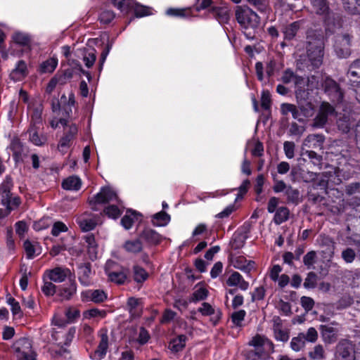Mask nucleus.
<instances>
[{
    "label": "nucleus",
    "mask_w": 360,
    "mask_h": 360,
    "mask_svg": "<svg viewBox=\"0 0 360 360\" xmlns=\"http://www.w3.org/2000/svg\"><path fill=\"white\" fill-rule=\"evenodd\" d=\"M212 12L220 24L228 23L230 18L229 10L226 7H214Z\"/></svg>",
    "instance_id": "nucleus-21"
},
{
    "label": "nucleus",
    "mask_w": 360,
    "mask_h": 360,
    "mask_svg": "<svg viewBox=\"0 0 360 360\" xmlns=\"http://www.w3.org/2000/svg\"><path fill=\"white\" fill-rule=\"evenodd\" d=\"M8 149L12 152V155L16 163L22 162V144L18 136H13L11 141Z\"/></svg>",
    "instance_id": "nucleus-16"
},
{
    "label": "nucleus",
    "mask_w": 360,
    "mask_h": 360,
    "mask_svg": "<svg viewBox=\"0 0 360 360\" xmlns=\"http://www.w3.org/2000/svg\"><path fill=\"white\" fill-rule=\"evenodd\" d=\"M300 27V22H294L287 25L283 30L285 39H292Z\"/></svg>",
    "instance_id": "nucleus-31"
},
{
    "label": "nucleus",
    "mask_w": 360,
    "mask_h": 360,
    "mask_svg": "<svg viewBox=\"0 0 360 360\" xmlns=\"http://www.w3.org/2000/svg\"><path fill=\"white\" fill-rule=\"evenodd\" d=\"M58 65V59L51 58L43 62L40 65V72L41 73H51Z\"/></svg>",
    "instance_id": "nucleus-33"
},
{
    "label": "nucleus",
    "mask_w": 360,
    "mask_h": 360,
    "mask_svg": "<svg viewBox=\"0 0 360 360\" xmlns=\"http://www.w3.org/2000/svg\"><path fill=\"white\" fill-rule=\"evenodd\" d=\"M208 296V290L203 288L199 287L195 290L191 297V302H196L205 300Z\"/></svg>",
    "instance_id": "nucleus-43"
},
{
    "label": "nucleus",
    "mask_w": 360,
    "mask_h": 360,
    "mask_svg": "<svg viewBox=\"0 0 360 360\" xmlns=\"http://www.w3.org/2000/svg\"><path fill=\"white\" fill-rule=\"evenodd\" d=\"M186 340V337L185 335H179L176 338L173 339L169 342V347L172 351L174 352H178L185 347Z\"/></svg>",
    "instance_id": "nucleus-36"
},
{
    "label": "nucleus",
    "mask_w": 360,
    "mask_h": 360,
    "mask_svg": "<svg viewBox=\"0 0 360 360\" xmlns=\"http://www.w3.org/2000/svg\"><path fill=\"white\" fill-rule=\"evenodd\" d=\"M112 201H118L117 193L111 188L104 187L101 189L99 193L89 199V204L93 210H97L96 205Z\"/></svg>",
    "instance_id": "nucleus-4"
},
{
    "label": "nucleus",
    "mask_w": 360,
    "mask_h": 360,
    "mask_svg": "<svg viewBox=\"0 0 360 360\" xmlns=\"http://www.w3.org/2000/svg\"><path fill=\"white\" fill-rule=\"evenodd\" d=\"M301 336L303 337L304 340H307L310 342H314L316 341L318 338V333L314 328H309L306 333H300Z\"/></svg>",
    "instance_id": "nucleus-51"
},
{
    "label": "nucleus",
    "mask_w": 360,
    "mask_h": 360,
    "mask_svg": "<svg viewBox=\"0 0 360 360\" xmlns=\"http://www.w3.org/2000/svg\"><path fill=\"white\" fill-rule=\"evenodd\" d=\"M347 77L353 87L360 88V60H356L350 65Z\"/></svg>",
    "instance_id": "nucleus-14"
},
{
    "label": "nucleus",
    "mask_w": 360,
    "mask_h": 360,
    "mask_svg": "<svg viewBox=\"0 0 360 360\" xmlns=\"http://www.w3.org/2000/svg\"><path fill=\"white\" fill-rule=\"evenodd\" d=\"M226 283L229 286H237L242 290H246L249 287L248 282L245 281L243 276L236 271L229 276Z\"/></svg>",
    "instance_id": "nucleus-17"
},
{
    "label": "nucleus",
    "mask_w": 360,
    "mask_h": 360,
    "mask_svg": "<svg viewBox=\"0 0 360 360\" xmlns=\"http://www.w3.org/2000/svg\"><path fill=\"white\" fill-rule=\"evenodd\" d=\"M274 333L275 338L278 341L286 342L289 339L288 331L278 323H274Z\"/></svg>",
    "instance_id": "nucleus-34"
},
{
    "label": "nucleus",
    "mask_w": 360,
    "mask_h": 360,
    "mask_svg": "<svg viewBox=\"0 0 360 360\" xmlns=\"http://www.w3.org/2000/svg\"><path fill=\"white\" fill-rule=\"evenodd\" d=\"M131 9H134L136 16L139 18L144 17L152 13L150 8L135 4L134 2V6L131 8Z\"/></svg>",
    "instance_id": "nucleus-46"
},
{
    "label": "nucleus",
    "mask_w": 360,
    "mask_h": 360,
    "mask_svg": "<svg viewBox=\"0 0 360 360\" xmlns=\"http://www.w3.org/2000/svg\"><path fill=\"white\" fill-rule=\"evenodd\" d=\"M115 18V13L112 11L105 10L101 12L99 20L101 23L108 24Z\"/></svg>",
    "instance_id": "nucleus-55"
},
{
    "label": "nucleus",
    "mask_w": 360,
    "mask_h": 360,
    "mask_svg": "<svg viewBox=\"0 0 360 360\" xmlns=\"http://www.w3.org/2000/svg\"><path fill=\"white\" fill-rule=\"evenodd\" d=\"M24 250L25 251L27 258L33 259L41 253V248L37 242L25 241L24 242Z\"/></svg>",
    "instance_id": "nucleus-23"
},
{
    "label": "nucleus",
    "mask_w": 360,
    "mask_h": 360,
    "mask_svg": "<svg viewBox=\"0 0 360 360\" xmlns=\"http://www.w3.org/2000/svg\"><path fill=\"white\" fill-rule=\"evenodd\" d=\"M322 86L325 92L334 102H340L342 99V93L338 84L330 78H326Z\"/></svg>",
    "instance_id": "nucleus-8"
},
{
    "label": "nucleus",
    "mask_w": 360,
    "mask_h": 360,
    "mask_svg": "<svg viewBox=\"0 0 360 360\" xmlns=\"http://www.w3.org/2000/svg\"><path fill=\"white\" fill-rule=\"evenodd\" d=\"M282 81L285 84L290 82L295 84V94L298 100L306 99L309 94V91L317 89L319 86L316 77L311 76L306 80L303 77H297L294 75V73L289 70L284 72L282 76Z\"/></svg>",
    "instance_id": "nucleus-1"
},
{
    "label": "nucleus",
    "mask_w": 360,
    "mask_h": 360,
    "mask_svg": "<svg viewBox=\"0 0 360 360\" xmlns=\"http://www.w3.org/2000/svg\"><path fill=\"white\" fill-rule=\"evenodd\" d=\"M84 318L86 319H103L106 316V311L105 310H101L96 308L86 310L83 314Z\"/></svg>",
    "instance_id": "nucleus-41"
},
{
    "label": "nucleus",
    "mask_w": 360,
    "mask_h": 360,
    "mask_svg": "<svg viewBox=\"0 0 360 360\" xmlns=\"http://www.w3.org/2000/svg\"><path fill=\"white\" fill-rule=\"evenodd\" d=\"M82 295L85 296L87 300L96 303L102 302L107 299L105 292L101 290H87Z\"/></svg>",
    "instance_id": "nucleus-26"
},
{
    "label": "nucleus",
    "mask_w": 360,
    "mask_h": 360,
    "mask_svg": "<svg viewBox=\"0 0 360 360\" xmlns=\"http://www.w3.org/2000/svg\"><path fill=\"white\" fill-rule=\"evenodd\" d=\"M283 150L286 157L291 159L295 155V144L290 141H285L283 144Z\"/></svg>",
    "instance_id": "nucleus-58"
},
{
    "label": "nucleus",
    "mask_w": 360,
    "mask_h": 360,
    "mask_svg": "<svg viewBox=\"0 0 360 360\" xmlns=\"http://www.w3.org/2000/svg\"><path fill=\"white\" fill-rule=\"evenodd\" d=\"M140 236L142 239L152 245H157L162 240L161 236L155 231L150 229H145Z\"/></svg>",
    "instance_id": "nucleus-22"
},
{
    "label": "nucleus",
    "mask_w": 360,
    "mask_h": 360,
    "mask_svg": "<svg viewBox=\"0 0 360 360\" xmlns=\"http://www.w3.org/2000/svg\"><path fill=\"white\" fill-rule=\"evenodd\" d=\"M250 345L255 347L256 354L259 359H265L274 352L273 343L264 336H255Z\"/></svg>",
    "instance_id": "nucleus-3"
},
{
    "label": "nucleus",
    "mask_w": 360,
    "mask_h": 360,
    "mask_svg": "<svg viewBox=\"0 0 360 360\" xmlns=\"http://www.w3.org/2000/svg\"><path fill=\"white\" fill-rule=\"evenodd\" d=\"M77 291V286L75 281H70L68 286L64 287L60 291V296L63 299L69 300L70 299Z\"/></svg>",
    "instance_id": "nucleus-39"
},
{
    "label": "nucleus",
    "mask_w": 360,
    "mask_h": 360,
    "mask_svg": "<svg viewBox=\"0 0 360 360\" xmlns=\"http://www.w3.org/2000/svg\"><path fill=\"white\" fill-rule=\"evenodd\" d=\"M356 257L354 250L350 248H347L342 252V258L346 263H352Z\"/></svg>",
    "instance_id": "nucleus-54"
},
{
    "label": "nucleus",
    "mask_w": 360,
    "mask_h": 360,
    "mask_svg": "<svg viewBox=\"0 0 360 360\" xmlns=\"http://www.w3.org/2000/svg\"><path fill=\"white\" fill-rule=\"evenodd\" d=\"M316 257V255L314 251L307 253L303 258L304 264L308 266H312L315 262Z\"/></svg>",
    "instance_id": "nucleus-64"
},
{
    "label": "nucleus",
    "mask_w": 360,
    "mask_h": 360,
    "mask_svg": "<svg viewBox=\"0 0 360 360\" xmlns=\"http://www.w3.org/2000/svg\"><path fill=\"white\" fill-rule=\"evenodd\" d=\"M134 280L138 283L146 281L148 278L147 272L140 266H135L134 269Z\"/></svg>",
    "instance_id": "nucleus-49"
},
{
    "label": "nucleus",
    "mask_w": 360,
    "mask_h": 360,
    "mask_svg": "<svg viewBox=\"0 0 360 360\" xmlns=\"http://www.w3.org/2000/svg\"><path fill=\"white\" fill-rule=\"evenodd\" d=\"M245 311L244 310H239L234 312L232 316V321L236 326H240L242 321L244 320L245 316Z\"/></svg>",
    "instance_id": "nucleus-60"
},
{
    "label": "nucleus",
    "mask_w": 360,
    "mask_h": 360,
    "mask_svg": "<svg viewBox=\"0 0 360 360\" xmlns=\"http://www.w3.org/2000/svg\"><path fill=\"white\" fill-rule=\"evenodd\" d=\"M24 360H37V354L32 349V340L24 338Z\"/></svg>",
    "instance_id": "nucleus-37"
},
{
    "label": "nucleus",
    "mask_w": 360,
    "mask_h": 360,
    "mask_svg": "<svg viewBox=\"0 0 360 360\" xmlns=\"http://www.w3.org/2000/svg\"><path fill=\"white\" fill-rule=\"evenodd\" d=\"M67 231L68 227L65 224L60 221H57L54 223L53 226L51 233L55 236H58L60 233L65 232Z\"/></svg>",
    "instance_id": "nucleus-59"
},
{
    "label": "nucleus",
    "mask_w": 360,
    "mask_h": 360,
    "mask_svg": "<svg viewBox=\"0 0 360 360\" xmlns=\"http://www.w3.org/2000/svg\"><path fill=\"white\" fill-rule=\"evenodd\" d=\"M323 56V47L322 42L319 39L312 44L309 42L307 47V57L314 68H319L322 63Z\"/></svg>",
    "instance_id": "nucleus-5"
},
{
    "label": "nucleus",
    "mask_w": 360,
    "mask_h": 360,
    "mask_svg": "<svg viewBox=\"0 0 360 360\" xmlns=\"http://www.w3.org/2000/svg\"><path fill=\"white\" fill-rule=\"evenodd\" d=\"M96 52L94 49H89L86 50H83L82 51V55L83 56V60L85 63L86 67L89 68L93 66L96 58Z\"/></svg>",
    "instance_id": "nucleus-35"
},
{
    "label": "nucleus",
    "mask_w": 360,
    "mask_h": 360,
    "mask_svg": "<svg viewBox=\"0 0 360 360\" xmlns=\"http://www.w3.org/2000/svg\"><path fill=\"white\" fill-rule=\"evenodd\" d=\"M99 337L100 342L98 349L91 356V358L96 360H101L103 359L105 356L108 347V337L107 330L101 329L99 331Z\"/></svg>",
    "instance_id": "nucleus-11"
},
{
    "label": "nucleus",
    "mask_w": 360,
    "mask_h": 360,
    "mask_svg": "<svg viewBox=\"0 0 360 360\" xmlns=\"http://www.w3.org/2000/svg\"><path fill=\"white\" fill-rule=\"evenodd\" d=\"M32 109L30 106H28V112L31 113L32 117V127L36 128L39 127L37 125L41 124V109L40 106L37 108L33 112H31Z\"/></svg>",
    "instance_id": "nucleus-44"
},
{
    "label": "nucleus",
    "mask_w": 360,
    "mask_h": 360,
    "mask_svg": "<svg viewBox=\"0 0 360 360\" xmlns=\"http://www.w3.org/2000/svg\"><path fill=\"white\" fill-rule=\"evenodd\" d=\"M254 264L252 261L247 260L243 257H238L233 260V266L245 272L254 269Z\"/></svg>",
    "instance_id": "nucleus-27"
},
{
    "label": "nucleus",
    "mask_w": 360,
    "mask_h": 360,
    "mask_svg": "<svg viewBox=\"0 0 360 360\" xmlns=\"http://www.w3.org/2000/svg\"><path fill=\"white\" fill-rule=\"evenodd\" d=\"M313 9L319 15H326L328 13V7L326 0H311Z\"/></svg>",
    "instance_id": "nucleus-38"
},
{
    "label": "nucleus",
    "mask_w": 360,
    "mask_h": 360,
    "mask_svg": "<svg viewBox=\"0 0 360 360\" xmlns=\"http://www.w3.org/2000/svg\"><path fill=\"white\" fill-rule=\"evenodd\" d=\"M351 37L348 34L338 35L335 38V51L340 58H347L350 55Z\"/></svg>",
    "instance_id": "nucleus-7"
},
{
    "label": "nucleus",
    "mask_w": 360,
    "mask_h": 360,
    "mask_svg": "<svg viewBox=\"0 0 360 360\" xmlns=\"http://www.w3.org/2000/svg\"><path fill=\"white\" fill-rule=\"evenodd\" d=\"M79 281L82 284L88 285L89 284V276L91 274V269L88 266H83L79 268Z\"/></svg>",
    "instance_id": "nucleus-45"
},
{
    "label": "nucleus",
    "mask_w": 360,
    "mask_h": 360,
    "mask_svg": "<svg viewBox=\"0 0 360 360\" xmlns=\"http://www.w3.org/2000/svg\"><path fill=\"white\" fill-rule=\"evenodd\" d=\"M11 186L12 181L8 176L0 185V205L4 207H11Z\"/></svg>",
    "instance_id": "nucleus-10"
},
{
    "label": "nucleus",
    "mask_w": 360,
    "mask_h": 360,
    "mask_svg": "<svg viewBox=\"0 0 360 360\" xmlns=\"http://www.w3.org/2000/svg\"><path fill=\"white\" fill-rule=\"evenodd\" d=\"M289 210L285 207H279L274 216V222L276 224H281L288 218Z\"/></svg>",
    "instance_id": "nucleus-42"
},
{
    "label": "nucleus",
    "mask_w": 360,
    "mask_h": 360,
    "mask_svg": "<svg viewBox=\"0 0 360 360\" xmlns=\"http://www.w3.org/2000/svg\"><path fill=\"white\" fill-rule=\"evenodd\" d=\"M24 54L32 55L37 53L39 48L37 43H35L30 36L24 34Z\"/></svg>",
    "instance_id": "nucleus-29"
},
{
    "label": "nucleus",
    "mask_w": 360,
    "mask_h": 360,
    "mask_svg": "<svg viewBox=\"0 0 360 360\" xmlns=\"http://www.w3.org/2000/svg\"><path fill=\"white\" fill-rule=\"evenodd\" d=\"M338 126L340 130L342 131L344 133H347L350 130L353 124H352L348 117H345L338 121Z\"/></svg>",
    "instance_id": "nucleus-53"
},
{
    "label": "nucleus",
    "mask_w": 360,
    "mask_h": 360,
    "mask_svg": "<svg viewBox=\"0 0 360 360\" xmlns=\"http://www.w3.org/2000/svg\"><path fill=\"white\" fill-rule=\"evenodd\" d=\"M84 238L87 244V249L90 258L91 259H96L98 255V246L94 235L87 234Z\"/></svg>",
    "instance_id": "nucleus-28"
},
{
    "label": "nucleus",
    "mask_w": 360,
    "mask_h": 360,
    "mask_svg": "<svg viewBox=\"0 0 360 360\" xmlns=\"http://www.w3.org/2000/svg\"><path fill=\"white\" fill-rule=\"evenodd\" d=\"M39 127H31L29 131L30 141L37 146H41L44 145L47 141V136L45 134L39 133L38 129Z\"/></svg>",
    "instance_id": "nucleus-19"
},
{
    "label": "nucleus",
    "mask_w": 360,
    "mask_h": 360,
    "mask_svg": "<svg viewBox=\"0 0 360 360\" xmlns=\"http://www.w3.org/2000/svg\"><path fill=\"white\" fill-rule=\"evenodd\" d=\"M82 186L81 179L77 176H70L64 179L62 183V186L65 190L69 191H78Z\"/></svg>",
    "instance_id": "nucleus-24"
},
{
    "label": "nucleus",
    "mask_w": 360,
    "mask_h": 360,
    "mask_svg": "<svg viewBox=\"0 0 360 360\" xmlns=\"http://www.w3.org/2000/svg\"><path fill=\"white\" fill-rule=\"evenodd\" d=\"M305 345L303 337L300 334L297 337L293 338L290 342V347L295 352L300 351Z\"/></svg>",
    "instance_id": "nucleus-47"
},
{
    "label": "nucleus",
    "mask_w": 360,
    "mask_h": 360,
    "mask_svg": "<svg viewBox=\"0 0 360 360\" xmlns=\"http://www.w3.org/2000/svg\"><path fill=\"white\" fill-rule=\"evenodd\" d=\"M77 222L84 231H89L94 229L96 221L87 214H83L77 217Z\"/></svg>",
    "instance_id": "nucleus-20"
},
{
    "label": "nucleus",
    "mask_w": 360,
    "mask_h": 360,
    "mask_svg": "<svg viewBox=\"0 0 360 360\" xmlns=\"http://www.w3.org/2000/svg\"><path fill=\"white\" fill-rule=\"evenodd\" d=\"M335 114L334 108L328 103H321L319 112L314 120L313 126L316 128H322L327 123L328 117Z\"/></svg>",
    "instance_id": "nucleus-6"
},
{
    "label": "nucleus",
    "mask_w": 360,
    "mask_h": 360,
    "mask_svg": "<svg viewBox=\"0 0 360 360\" xmlns=\"http://www.w3.org/2000/svg\"><path fill=\"white\" fill-rule=\"evenodd\" d=\"M170 221V216L165 212L155 214L152 219L153 224L156 226H166Z\"/></svg>",
    "instance_id": "nucleus-32"
},
{
    "label": "nucleus",
    "mask_w": 360,
    "mask_h": 360,
    "mask_svg": "<svg viewBox=\"0 0 360 360\" xmlns=\"http://www.w3.org/2000/svg\"><path fill=\"white\" fill-rule=\"evenodd\" d=\"M124 249L130 253H139L142 250V243L139 239L127 240L124 245Z\"/></svg>",
    "instance_id": "nucleus-30"
},
{
    "label": "nucleus",
    "mask_w": 360,
    "mask_h": 360,
    "mask_svg": "<svg viewBox=\"0 0 360 360\" xmlns=\"http://www.w3.org/2000/svg\"><path fill=\"white\" fill-rule=\"evenodd\" d=\"M41 290L46 295H53L56 292V285L51 281H45Z\"/></svg>",
    "instance_id": "nucleus-61"
},
{
    "label": "nucleus",
    "mask_w": 360,
    "mask_h": 360,
    "mask_svg": "<svg viewBox=\"0 0 360 360\" xmlns=\"http://www.w3.org/2000/svg\"><path fill=\"white\" fill-rule=\"evenodd\" d=\"M285 194L287 195L288 200L292 202H297L300 197L299 191L292 187H288L286 188Z\"/></svg>",
    "instance_id": "nucleus-62"
},
{
    "label": "nucleus",
    "mask_w": 360,
    "mask_h": 360,
    "mask_svg": "<svg viewBox=\"0 0 360 360\" xmlns=\"http://www.w3.org/2000/svg\"><path fill=\"white\" fill-rule=\"evenodd\" d=\"M117 265L112 261H108L105 265V271L108 278L118 284L123 283L127 278L123 271H117Z\"/></svg>",
    "instance_id": "nucleus-9"
},
{
    "label": "nucleus",
    "mask_w": 360,
    "mask_h": 360,
    "mask_svg": "<svg viewBox=\"0 0 360 360\" xmlns=\"http://www.w3.org/2000/svg\"><path fill=\"white\" fill-rule=\"evenodd\" d=\"M113 4L124 13H128L134 6L133 0H112Z\"/></svg>",
    "instance_id": "nucleus-40"
},
{
    "label": "nucleus",
    "mask_w": 360,
    "mask_h": 360,
    "mask_svg": "<svg viewBox=\"0 0 360 360\" xmlns=\"http://www.w3.org/2000/svg\"><path fill=\"white\" fill-rule=\"evenodd\" d=\"M335 323L329 325H321L320 326L321 336L326 343L334 342L338 336V329L333 326Z\"/></svg>",
    "instance_id": "nucleus-15"
},
{
    "label": "nucleus",
    "mask_w": 360,
    "mask_h": 360,
    "mask_svg": "<svg viewBox=\"0 0 360 360\" xmlns=\"http://www.w3.org/2000/svg\"><path fill=\"white\" fill-rule=\"evenodd\" d=\"M65 316L68 323H72L79 317L80 311L76 308L70 307L66 310Z\"/></svg>",
    "instance_id": "nucleus-52"
},
{
    "label": "nucleus",
    "mask_w": 360,
    "mask_h": 360,
    "mask_svg": "<svg viewBox=\"0 0 360 360\" xmlns=\"http://www.w3.org/2000/svg\"><path fill=\"white\" fill-rule=\"evenodd\" d=\"M77 133V127L76 125L72 124L69 127L68 131L60 139L58 148L62 153H66L70 146L71 142Z\"/></svg>",
    "instance_id": "nucleus-12"
},
{
    "label": "nucleus",
    "mask_w": 360,
    "mask_h": 360,
    "mask_svg": "<svg viewBox=\"0 0 360 360\" xmlns=\"http://www.w3.org/2000/svg\"><path fill=\"white\" fill-rule=\"evenodd\" d=\"M198 311L202 316H211L214 314V309L207 302H203L199 307Z\"/></svg>",
    "instance_id": "nucleus-57"
},
{
    "label": "nucleus",
    "mask_w": 360,
    "mask_h": 360,
    "mask_svg": "<svg viewBox=\"0 0 360 360\" xmlns=\"http://www.w3.org/2000/svg\"><path fill=\"white\" fill-rule=\"evenodd\" d=\"M104 212L106 215L112 219H116L121 214V211L117 205H110L107 207L104 210Z\"/></svg>",
    "instance_id": "nucleus-56"
},
{
    "label": "nucleus",
    "mask_w": 360,
    "mask_h": 360,
    "mask_svg": "<svg viewBox=\"0 0 360 360\" xmlns=\"http://www.w3.org/2000/svg\"><path fill=\"white\" fill-rule=\"evenodd\" d=\"M45 275L51 281L56 283L64 281L70 275V271L67 268L56 267L46 270Z\"/></svg>",
    "instance_id": "nucleus-13"
},
{
    "label": "nucleus",
    "mask_w": 360,
    "mask_h": 360,
    "mask_svg": "<svg viewBox=\"0 0 360 360\" xmlns=\"http://www.w3.org/2000/svg\"><path fill=\"white\" fill-rule=\"evenodd\" d=\"M309 356L314 360H322L324 358V349L322 345H316L314 349L309 352Z\"/></svg>",
    "instance_id": "nucleus-48"
},
{
    "label": "nucleus",
    "mask_w": 360,
    "mask_h": 360,
    "mask_svg": "<svg viewBox=\"0 0 360 360\" xmlns=\"http://www.w3.org/2000/svg\"><path fill=\"white\" fill-rule=\"evenodd\" d=\"M324 139L320 134H310L307 136L302 143L304 148H316L323 143Z\"/></svg>",
    "instance_id": "nucleus-25"
},
{
    "label": "nucleus",
    "mask_w": 360,
    "mask_h": 360,
    "mask_svg": "<svg viewBox=\"0 0 360 360\" xmlns=\"http://www.w3.org/2000/svg\"><path fill=\"white\" fill-rule=\"evenodd\" d=\"M236 18L238 22L245 29L256 28L260 22L258 15L249 8L237 6L236 9Z\"/></svg>",
    "instance_id": "nucleus-2"
},
{
    "label": "nucleus",
    "mask_w": 360,
    "mask_h": 360,
    "mask_svg": "<svg viewBox=\"0 0 360 360\" xmlns=\"http://www.w3.org/2000/svg\"><path fill=\"white\" fill-rule=\"evenodd\" d=\"M282 271V268L278 264L274 265L269 271V276L271 279L274 281H276L278 278L280 277L279 274Z\"/></svg>",
    "instance_id": "nucleus-63"
},
{
    "label": "nucleus",
    "mask_w": 360,
    "mask_h": 360,
    "mask_svg": "<svg viewBox=\"0 0 360 360\" xmlns=\"http://www.w3.org/2000/svg\"><path fill=\"white\" fill-rule=\"evenodd\" d=\"M347 9L352 13L360 12V0H342Z\"/></svg>",
    "instance_id": "nucleus-50"
},
{
    "label": "nucleus",
    "mask_w": 360,
    "mask_h": 360,
    "mask_svg": "<svg viewBox=\"0 0 360 360\" xmlns=\"http://www.w3.org/2000/svg\"><path fill=\"white\" fill-rule=\"evenodd\" d=\"M141 214L136 211L129 210L121 219V224L125 229H129L133 224L141 220Z\"/></svg>",
    "instance_id": "nucleus-18"
}]
</instances>
